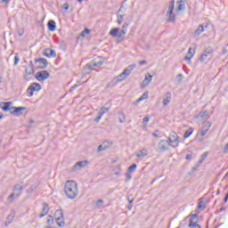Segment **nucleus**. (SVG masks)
I'll use <instances>...</instances> for the list:
<instances>
[{
  "mask_svg": "<svg viewBox=\"0 0 228 228\" xmlns=\"http://www.w3.org/2000/svg\"><path fill=\"white\" fill-rule=\"evenodd\" d=\"M64 193L68 199H70V200L77 199L79 194L77 183L74 181L68 180L64 185Z\"/></svg>",
  "mask_w": 228,
  "mask_h": 228,
  "instance_id": "1",
  "label": "nucleus"
},
{
  "mask_svg": "<svg viewBox=\"0 0 228 228\" xmlns=\"http://www.w3.org/2000/svg\"><path fill=\"white\" fill-rule=\"evenodd\" d=\"M54 218L59 227H65V216H63L62 210H56L54 214Z\"/></svg>",
  "mask_w": 228,
  "mask_h": 228,
  "instance_id": "2",
  "label": "nucleus"
},
{
  "mask_svg": "<svg viewBox=\"0 0 228 228\" xmlns=\"http://www.w3.org/2000/svg\"><path fill=\"white\" fill-rule=\"evenodd\" d=\"M213 53H215V50L213 48H207L199 57L200 61L204 62L206 60L209 61L211 58H213Z\"/></svg>",
  "mask_w": 228,
  "mask_h": 228,
  "instance_id": "3",
  "label": "nucleus"
},
{
  "mask_svg": "<svg viewBox=\"0 0 228 228\" xmlns=\"http://www.w3.org/2000/svg\"><path fill=\"white\" fill-rule=\"evenodd\" d=\"M42 86L38 83H32L27 89L28 97H33L34 92H40Z\"/></svg>",
  "mask_w": 228,
  "mask_h": 228,
  "instance_id": "4",
  "label": "nucleus"
},
{
  "mask_svg": "<svg viewBox=\"0 0 228 228\" xmlns=\"http://www.w3.org/2000/svg\"><path fill=\"white\" fill-rule=\"evenodd\" d=\"M36 65L38 64L36 69L37 70H44V69H47V65H49V62L47 61V59L45 58H39L35 60Z\"/></svg>",
  "mask_w": 228,
  "mask_h": 228,
  "instance_id": "5",
  "label": "nucleus"
},
{
  "mask_svg": "<svg viewBox=\"0 0 228 228\" xmlns=\"http://www.w3.org/2000/svg\"><path fill=\"white\" fill-rule=\"evenodd\" d=\"M169 143H173L171 146L175 149V147H179V135L177 133L172 132L168 137Z\"/></svg>",
  "mask_w": 228,
  "mask_h": 228,
  "instance_id": "6",
  "label": "nucleus"
},
{
  "mask_svg": "<svg viewBox=\"0 0 228 228\" xmlns=\"http://www.w3.org/2000/svg\"><path fill=\"white\" fill-rule=\"evenodd\" d=\"M51 74L49 73V71L47 70H42V71H38L36 74V79L37 81H45V79H49Z\"/></svg>",
  "mask_w": 228,
  "mask_h": 228,
  "instance_id": "7",
  "label": "nucleus"
},
{
  "mask_svg": "<svg viewBox=\"0 0 228 228\" xmlns=\"http://www.w3.org/2000/svg\"><path fill=\"white\" fill-rule=\"evenodd\" d=\"M169 148H170V142L167 140L159 141L158 145L159 152H165V151H168Z\"/></svg>",
  "mask_w": 228,
  "mask_h": 228,
  "instance_id": "8",
  "label": "nucleus"
},
{
  "mask_svg": "<svg viewBox=\"0 0 228 228\" xmlns=\"http://www.w3.org/2000/svg\"><path fill=\"white\" fill-rule=\"evenodd\" d=\"M120 29L118 28H114L110 29L109 32L110 37H113L114 38H120V40H124L125 35L122 32H119Z\"/></svg>",
  "mask_w": 228,
  "mask_h": 228,
  "instance_id": "9",
  "label": "nucleus"
},
{
  "mask_svg": "<svg viewBox=\"0 0 228 228\" xmlns=\"http://www.w3.org/2000/svg\"><path fill=\"white\" fill-rule=\"evenodd\" d=\"M28 108L26 107H12L11 115H14V117H20L22 115V111H26Z\"/></svg>",
  "mask_w": 228,
  "mask_h": 228,
  "instance_id": "10",
  "label": "nucleus"
},
{
  "mask_svg": "<svg viewBox=\"0 0 228 228\" xmlns=\"http://www.w3.org/2000/svg\"><path fill=\"white\" fill-rule=\"evenodd\" d=\"M113 145L112 142L105 141L102 144L98 146L97 152H102V151H107V149H110Z\"/></svg>",
  "mask_w": 228,
  "mask_h": 228,
  "instance_id": "11",
  "label": "nucleus"
},
{
  "mask_svg": "<svg viewBox=\"0 0 228 228\" xmlns=\"http://www.w3.org/2000/svg\"><path fill=\"white\" fill-rule=\"evenodd\" d=\"M12 104H13V102H0V108L1 110H3V111H10L12 113Z\"/></svg>",
  "mask_w": 228,
  "mask_h": 228,
  "instance_id": "12",
  "label": "nucleus"
},
{
  "mask_svg": "<svg viewBox=\"0 0 228 228\" xmlns=\"http://www.w3.org/2000/svg\"><path fill=\"white\" fill-rule=\"evenodd\" d=\"M86 165H88V161L86 160L78 161L71 168V172H76L77 170H79V168H83V167H86Z\"/></svg>",
  "mask_w": 228,
  "mask_h": 228,
  "instance_id": "13",
  "label": "nucleus"
},
{
  "mask_svg": "<svg viewBox=\"0 0 228 228\" xmlns=\"http://www.w3.org/2000/svg\"><path fill=\"white\" fill-rule=\"evenodd\" d=\"M43 56L46 58H56V52L51 48H47L43 52Z\"/></svg>",
  "mask_w": 228,
  "mask_h": 228,
  "instance_id": "14",
  "label": "nucleus"
},
{
  "mask_svg": "<svg viewBox=\"0 0 228 228\" xmlns=\"http://www.w3.org/2000/svg\"><path fill=\"white\" fill-rule=\"evenodd\" d=\"M172 101V93L167 92L164 97H163V102L162 104L163 106H168V103Z\"/></svg>",
  "mask_w": 228,
  "mask_h": 228,
  "instance_id": "15",
  "label": "nucleus"
},
{
  "mask_svg": "<svg viewBox=\"0 0 228 228\" xmlns=\"http://www.w3.org/2000/svg\"><path fill=\"white\" fill-rule=\"evenodd\" d=\"M42 206V213L39 215V218H44V216H46L49 213V205L47 203H43Z\"/></svg>",
  "mask_w": 228,
  "mask_h": 228,
  "instance_id": "16",
  "label": "nucleus"
},
{
  "mask_svg": "<svg viewBox=\"0 0 228 228\" xmlns=\"http://www.w3.org/2000/svg\"><path fill=\"white\" fill-rule=\"evenodd\" d=\"M197 222H199V216L197 214H193L189 220V225H199Z\"/></svg>",
  "mask_w": 228,
  "mask_h": 228,
  "instance_id": "17",
  "label": "nucleus"
},
{
  "mask_svg": "<svg viewBox=\"0 0 228 228\" xmlns=\"http://www.w3.org/2000/svg\"><path fill=\"white\" fill-rule=\"evenodd\" d=\"M131 74V71L126 68L118 77H122L120 79L117 78V81H123V79H126L129 75Z\"/></svg>",
  "mask_w": 228,
  "mask_h": 228,
  "instance_id": "18",
  "label": "nucleus"
},
{
  "mask_svg": "<svg viewBox=\"0 0 228 228\" xmlns=\"http://www.w3.org/2000/svg\"><path fill=\"white\" fill-rule=\"evenodd\" d=\"M210 127H211V123L209 122L204 125L200 132V136H206Z\"/></svg>",
  "mask_w": 228,
  "mask_h": 228,
  "instance_id": "19",
  "label": "nucleus"
},
{
  "mask_svg": "<svg viewBox=\"0 0 228 228\" xmlns=\"http://www.w3.org/2000/svg\"><path fill=\"white\" fill-rule=\"evenodd\" d=\"M105 106L107 107H102L100 109L98 115L103 116L104 113H108L110 111V109L111 108V103H106Z\"/></svg>",
  "mask_w": 228,
  "mask_h": 228,
  "instance_id": "20",
  "label": "nucleus"
},
{
  "mask_svg": "<svg viewBox=\"0 0 228 228\" xmlns=\"http://www.w3.org/2000/svg\"><path fill=\"white\" fill-rule=\"evenodd\" d=\"M94 63V67H102L104 64V58L102 57H97L96 59L93 60Z\"/></svg>",
  "mask_w": 228,
  "mask_h": 228,
  "instance_id": "21",
  "label": "nucleus"
},
{
  "mask_svg": "<svg viewBox=\"0 0 228 228\" xmlns=\"http://www.w3.org/2000/svg\"><path fill=\"white\" fill-rule=\"evenodd\" d=\"M47 28L49 31H56V21L50 20L47 23Z\"/></svg>",
  "mask_w": 228,
  "mask_h": 228,
  "instance_id": "22",
  "label": "nucleus"
},
{
  "mask_svg": "<svg viewBox=\"0 0 228 228\" xmlns=\"http://www.w3.org/2000/svg\"><path fill=\"white\" fill-rule=\"evenodd\" d=\"M175 6V0H171L169 2V5L167 7V11L166 12V15H168L169 13H174Z\"/></svg>",
  "mask_w": 228,
  "mask_h": 228,
  "instance_id": "23",
  "label": "nucleus"
},
{
  "mask_svg": "<svg viewBox=\"0 0 228 228\" xmlns=\"http://www.w3.org/2000/svg\"><path fill=\"white\" fill-rule=\"evenodd\" d=\"M193 54H195V48L192 49L191 47L189 48L187 55L185 56V60L187 61H191V58H193Z\"/></svg>",
  "mask_w": 228,
  "mask_h": 228,
  "instance_id": "24",
  "label": "nucleus"
},
{
  "mask_svg": "<svg viewBox=\"0 0 228 228\" xmlns=\"http://www.w3.org/2000/svg\"><path fill=\"white\" fill-rule=\"evenodd\" d=\"M13 218H15V210H12L10 215L7 216V222L5 225H10L13 222Z\"/></svg>",
  "mask_w": 228,
  "mask_h": 228,
  "instance_id": "25",
  "label": "nucleus"
},
{
  "mask_svg": "<svg viewBox=\"0 0 228 228\" xmlns=\"http://www.w3.org/2000/svg\"><path fill=\"white\" fill-rule=\"evenodd\" d=\"M208 24L204 25H199L198 28L195 30V35H197V37H199V35H200L201 33H204V28H208Z\"/></svg>",
  "mask_w": 228,
  "mask_h": 228,
  "instance_id": "26",
  "label": "nucleus"
},
{
  "mask_svg": "<svg viewBox=\"0 0 228 228\" xmlns=\"http://www.w3.org/2000/svg\"><path fill=\"white\" fill-rule=\"evenodd\" d=\"M167 17V22H175V15L174 12H171L169 14H166Z\"/></svg>",
  "mask_w": 228,
  "mask_h": 228,
  "instance_id": "27",
  "label": "nucleus"
},
{
  "mask_svg": "<svg viewBox=\"0 0 228 228\" xmlns=\"http://www.w3.org/2000/svg\"><path fill=\"white\" fill-rule=\"evenodd\" d=\"M94 67H95V64H94V61H91L89 63H87L85 66L84 69L85 70H94Z\"/></svg>",
  "mask_w": 228,
  "mask_h": 228,
  "instance_id": "28",
  "label": "nucleus"
},
{
  "mask_svg": "<svg viewBox=\"0 0 228 228\" xmlns=\"http://www.w3.org/2000/svg\"><path fill=\"white\" fill-rule=\"evenodd\" d=\"M25 74L26 76H33V74H35V68H26Z\"/></svg>",
  "mask_w": 228,
  "mask_h": 228,
  "instance_id": "29",
  "label": "nucleus"
},
{
  "mask_svg": "<svg viewBox=\"0 0 228 228\" xmlns=\"http://www.w3.org/2000/svg\"><path fill=\"white\" fill-rule=\"evenodd\" d=\"M193 134V128L190 127L184 134L183 138H190Z\"/></svg>",
  "mask_w": 228,
  "mask_h": 228,
  "instance_id": "30",
  "label": "nucleus"
},
{
  "mask_svg": "<svg viewBox=\"0 0 228 228\" xmlns=\"http://www.w3.org/2000/svg\"><path fill=\"white\" fill-rule=\"evenodd\" d=\"M200 117L205 120H208V118H209V112H208V110L200 112Z\"/></svg>",
  "mask_w": 228,
  "mask_h": 228,
  "instance_id": "31",
  "label": "nucleus"
},
{
  "mask_svg": "<svg viewBox=\"0 0 228 228\" xmlns=\"http://www.w3.org/2000/svg\"><path fill=\"white\" fill-rule=\"evenodd\" d=\"M22 184H23L22 182L20 183H18V184H16V185L14 186L13 191H22V190L24 189V188L22 187Z\"/></svg>",
  "mask_w": 228,
  "mask_h": 228,
  "instance_id": "32",
  "label": "nucleus"
},
{
  "mask_svg": "<svg viewBox=\"0 0 228 228\" xmlns=\"http://www.w3.org/2000/svg\"><path fill=\"white\" fill-rule=\"evenodd\" d=\"M145 156H147V151L145 150H142L136 154L137 158H145Z\"/></svg>",
  "mask_w": 228,
  "mask_h": 228,
  "instance_id": "33",
  "label": "nucleus"
},
{
  "mask_svg": "<svg viewBox=\"0 0 228 228\" xmlns=\"http://www.w3.org/2000/svg\"><path fill=\"white\" fill-rule=\"evenodd\" d=\"M151 81H152V75H149V77H145L142 83L147 86L151 85Z\"/></svg>",
  "mask_w": 228,
  "mask_h": 228,
  "instance_id": "34",
  "label": "nucleus"
},
{
  "mask_svg": "<svg viewBox=\"0 0 228 228\" xmlns=\"http://www.w3.org/2000/svg\"><path fill=\"white\" fill-rule=\"evenodd\" d=\"M206 205L204 204V200L202 199H200V201L198 203V209H205Z\"/></svg>",
  "mask_w": 228,
  "mask_h": 228,
  "instance_id": "35",
  "label": "nucleus"
},
{
  "mask_svg": "<svg viewBox=\"0 0 228 228\" xmlns=\"http://www.w3.org/2000/svg\"><path fill=\"white\" fill-rule=\"evenodd\" d=\"M137 167H138V166H137L136 164L131 165V166L128 167L127 172L133 174V172H134V171L136 170Z\"/></svg>",
  "mask_w": 228,
  "mask_h": 228,
  "instance_id": "36",
  "label": "nucleus"
},
{
  "mask_svg": "<svg viewBox=\"0 0 228 228\" xmlns=\"http://www.w3.org/2000/svg\"><path fill=\"white\" fill-rule=\"evenodd\" d=\"M19 61H20V57L19 56V53H15L13 66L17 67Z\"/></svg>",
  "mask_w": 228,
  "mask_h": 228,
  "instance_id": "37",
  "label": "nucleus"
},
{
  "mask_svg": "<svg viewBox=\"0 0 228 228\" xmlns=\"http://www.w3.org/2000/svg\"><path fill=\"white\" fill-rule=\"evenodd\" d=\"M208 156H209V152H208V151L204 152V153L201 155L199 163H203L204 159H206V158H208Z\"/></svg>",
  "mask_w": 228,
  "mask_h": 228,
  "instance_id": "38",
  "label": "nucleus"
},
{
  "mask_svg": "<svg viewBox=\"0 0 228 228\" xmlns=\"http://www.w3.org/2000/svg\"><path fill=\"white\" fill-rule=\"evenodd\" d=\"M91 30L90 28H85L81 33H80V37H86V35H90Z\"/></svg>",
  "mask_w": 228,
  "mask_h": 228,
  "instance_id": "39",
  "label": "nucleus"
},
{
  "mask_svg": "<svg viewBox=\"0 0 228 228\" xmlns=\"http://www.w3.org/2000/svg\"><path fill=\"white\" fill-rule=\"evenodd\" d=\"M46 224H48V225H53V224H54V219L53 218V216H48Z\"/></svg>",
  "mask_w": 228,
  "mask_h": 228,
  "instance_id": "40",
  "label": "nucleus"
},
{
  "mask_svg": "<svg viewBox=\"0 0 228 228\" xmlns=\"http://www.w3.org/2000/svg\"><path fill=\"white\" fill-rule=\"evenodd\" d=\"M78 86H81V82L78 81L77 84H75L73 86H71L69 88V92H74V90H76V88H78Z\"/></svg>",
  "mask_w": 228,
  "mask_h": 228,
  "instance_id": "41",
  "label": "nucleus"
},
{
  "mask_svg": "<svg viewBox=\"0 0 228 228\" xmlns=\"http://www.w3.org/2000/svg\"><path fill=\"white\" fill-rule=\"evenodd\" d=\"M124 19V16L122 15V14H118V20H117V22H118V24H122V20Z\"/></svg>",
  "mask_w": 228,
  "mask_h": 228,
  "instance_id": "42",
  "label": "nucleus"
},
{
  "mask_svg": "<svg viewBox=\"0 0 228 228\" xmlns=\"http://www.w3.org/2000/svg\"><path fill=\"white\" fill-rule=\"evenodd\" d=\"M126 69H128L130 72H133V70L136 69V64H131Z\"/></svg>",
  "mask_w": 228,
  "mask_h": 228,
  "instance_id": "43",
  "label": "nucleus"
},
{
  "mask_svg": "<svg viewBox=\"0 0 228 228\" xmlns=\"http://www.w3.org/2000/svg\"><path fill=\"white\" fill-rule=\"evenodd\" d=\"M126 177L127 181H131V179H133V175H131V173H129L128 171L126 173Z\"/></svg>",
  "mask_w": 228,
  "mask_h": 228,
  "instance_id": "44",
  "label": "nucleus"
},
{
  "mask_svg": "<svg viewBox=\"0 0 228 228\" xmlns=\"http://www.w3.org/2000/svg\"><path fill=\"white\" fill-rule=\"evenodd\" d=\"M182 10H184V4H179L177 6V12H182Z\"/></svg>",
  "mask_w": 228,
  "mask_h": 228,
  "instance_id": "45",
  "label": "nucleus"
},
{
  "mask_svg": "<svg viewBox=\"0 0 228 228\" xmlns=\"http://www.w3.org/2000/svg\"><path fill=\"white\" fill-rule=\"evenodd\" d=\"M119 122L121 124H124V122H126V116L124 114H122L119 118Z\"/></svg>",
  "mask_w": 228,
  "mask_h": 228,
  "instance_id": "46",
  "label": "nucleus"
},
{
  "mask_svg": "<svg viewBox=\"0 0 228 228\" xmlns=\"http://www.w3.org/2000/svg\"><path fill=\"white\" fill-rule=\"evenodd\" d=\"M149 98V93H143L142 95L141 96V99H142V101H145V99Z\"/></svg>",
  "mask_w": 228,
  "mask_h": 228,
  "instance_id": "47",
  "label": "nucleus"
},
{
  "mask_svg": "<svg viewBox=\"0 0 228 228\" xmlns=\"http://www.w3.org/2000/svg\"><path fill=\"white\" fill-rule=\"evenodd\" d=\"M104 203V200H98L95 204L97 206V208H101V204H103Z\"/></svg>",
  "mask_w": 228,
  "mask_h": 228,
  "instance_id": "48",
  "label": "nucleus"
},
{
  "mask_svg": "<svg viewBox=\"0 0 228 228\" xmlns=\"http://www.w3.org/2000/svg\"><path fill=\"white\" fill-rule=\"evenodd\" d=\"M18 35H19V37H22L24 35V28H19Z\"/></svg>",
  "mask_w": 228,
  "mask_h": 228,
  "instance_id": "49",
  "label": "nucleus"
},
{
  "mask_svg": "<svg viewBox=\"0 0 228 228\" xmlns=\"http://www.w3.org/2000/svg\"><path fill=\"white\" fill-rule=\"evenodd\" d=\"M98 115L99 116L96 118H94V122L96 124H99V121L101 120V118H102V115H101V114H98Z\"/></svg>",
  "mask_w": 228,
  "mask_h": 228,
  "instance_id": "50",
  "label": "nucleus"
},
{
  "mask_svg": "<svg viewBox=\"0 0 228 228\" xmlns=\"http://www.w3.org/2000/svg\"><path fill=\"white\" fill-rule=\"evenodd\" d=\"M33 191H35V188L33 186H30L28 190H27V193H33Z\"/></svg>",
  "mask_w": 228,
  "mask_h": 228,
  "instance_id": "51",
  "label": "nucleus"
},
{
  "mask_svg": "<svg viewBox=\"0 0 228 228\" xmlns=\"http://www.w3.org/2000/svg\"><path fill=\"white\" fill-rule=\"evenodd\" d=\"M13 197H15V194H14V193H12V194L8 197L9 202H13Z\"/></svg>",
  "mask_w": 228,
  "mask_h": 228,
  "instance_id": "52",
  "label": "nucleus"
},
{
  "mask_svg": "<svg viewBox=\"0 0 228 228\" xmlns=\"http://www.w3.org/2000/svg\"><path fill=\"white\" fill-rule=\"evenodd\" d=\"M127 28H129V24L128 23H124L122 26V29H124L125 31L127 32Z\"/></svg>",
  "mask_w": 228,
  "mask_h": 228,
  "instance_id": "53",
  "label": "nucleus"
},
{
  "mask_svg": "<svg viewBox=\"0 0 228 228\" xmlns=\"http://www.w3.org/2000/svg\"><path fill=\"white\" fill-rule=\"evenodd\" d=\"M190 228H201L200 224H189Z\"/></svg>",
  "mask_w": 228,
  "mask_h": 228,
  "instance_id": "54",
  "label": "nucleus"
},
{
  "mask_svg": "<svg viewBox=\"0 0 228 228\" xmlns=\"http://www.w3.org/2000/svg\"><path fill=\"white\" fill-rule=\"evenodd\" d=\"M149 120H150V118H149L148 117H144V118H142V123H143L144 125H146L147 122H149Z\"/></svg>",
  "mask_w": 228,
  "mask_h": 228,
  "instance_id": "55",
  "label": "nucleus"
},
{
  "mask_svg": "<svg viewBox=\"0 0 228 228\" xmlns=\"http://www.w3.org/2000/svg\"><path fill=\"white\" fill-rule=\"evenodd\" d=\"M158 133H159V130H156V131L152 134V136H154L155 138H159V135H158Z\"/></svg>",
  "mask_w": 228,
  "mask_h": 228,
  "instance_id": "56",
  "label": "nucleus"
},
{
  "mask_svg": "<svg viewBox=\"0 0 228 228\" xmlns=\"http://www.w3.org/2000/svg\"><path fill=\"white\" fill-rule=\"evenodd\" d=\"M185 159H187V160L193 159V155H191V154L186 155Z\"/></svg>",
  "mask_w": 228,
  "mask_h": 228,
  "instance_id": "57",
  "label": "nucleus"
},
{
  "mask_svg": "<svg viewBox=\"0 0 228 228\" xmlns=\"http://www.w3.org/2000/svg\"><path fill=\"white\" fill-rule=\"evenodd\" d=\"M63 10H69V4L65 3L62 4Z\"/></svg>",
  "mask_w": 228,
  "mask_h": 228,
  "instance_id": "58",
  "label": "nucleus"
},
{
  "mask_svg": "<svg viewBox=\"0 0 228 228\" xmlns=\"http://www.w3.org/2000/svg\"><path fill=\"white\" fill-rule=\"evenodd\" d=\"M129 204H133V201L134 200V198L128 197L127 198Z\"/></svg>",
  "mask_w": 228,
  "mask_h": 228,
  "instance_id": "59",
  "label": "nucleus"
},
{
  "mask_svg": "<svg viewBox=\"0 0 228 228\" xmlns=\"http://www.w3.org/2000/svg\"><path fill=\"white\" fill-rule=\"evenodd\" d=\"M139 65H147V61H139Z\"/></svg>",
  "mask_w": 228,
  "mask_h": 228,
  "instance_id": "60",
  "label": "nucleus"
},
{
  "mask_svg": "<svg viewBox=\"0 0 228 228\" xmlns=\"http://www.w3.org/2000/svg\"><path fill=\"white\" fill-rule=\"evenodd\" d=\"M28 68L29 69H33V61H29Z\"/></svg>",
  "mask_w": 228,
  "mask_h": 228,
  "instance_id": "61",
  "label": "nucleus"
},
{
  "mask_svg": "<svg viewBox=\"0 0 228 228\" xmlns=\"http://www.w3.org/2000/svg\"><path fill=\"white\" fill-rule=\"evenodd\" d=\"M127 208H128L129 210L133 209V203H129Z\"/></svg>",
  "mask_w": 228,
  "mask_h": 228,
  "instance_id": "62",
  "label": "nucleus"
},
{
  "mask_svg": "<svg viewBox=\"0 0 228 228\" xmlns=\"http://www.w3.org/2000/svg\"><path fill=\"white\" fill-rule=\"evenodd\" d=\"M60 45H61V47L65 48V41H61Z\"/></svg>",
  "mask_w": 228,
  "mask_h": 228,
  "instance_id": "63",
  "label": "nucleus"
},
{
  "mask_svg": "<svg viewBox=\"0 0 228 228\" xmlns=\"http://www.w3.org/2000/svg\"><path fill=\"white\" fill-rule=\"evenodd\" d=\"M227 200H228V194L226 193V195H225V197L224 199V202L225 203V202H227Z\"/></svg>",
  "mask_w": 228,
  "mask_h": 228,
  "instance_id": "64",
  "label": "nucleus"
}]
</instances>
